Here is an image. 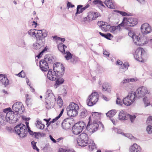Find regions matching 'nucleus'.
<instances>
[{
  "label": "nucleus",
  "instance_id": "e2e57ef3",
  "mask_svg": "<svg viewBox=\"0 0 152 152\" xmlns=\"http://www.w3.org/2000/svg\"><path fill=\"white\" fill-rule=\"evenodd\" d=\"M120 72L123 73L126 70L123 67V66H121L119 69Z\"/></svg>",
  "mask_w": 152,
  "mask_h": 152
},
{
  "label": "nucleus",
  "instance_id": "7c9ffc66",
  "mask_svg": "<svg viewBox=\"0 0 152 152\" xmlns=\"http://www.w3.org/2000/svg\"><path fill=\"white\" fill-rule=\"evenodd\" d=\"M82 140H86V141H88V137L87 134L83 133H81L78 138Z\"/></svg>",
  "mask_w": 152,
  "mask_h": 152
},
{
  "label": "nucleus",
  "instance_id": "79ce46f5",
  "mask_svg": "<svg viewBox=\"0 0 152 152\" xmlns=\"http://www.w3.org/2000/svg\"><path fill=\"white\" fill-rule=\"evenodd\" d=\"M143 101L144 102L145 107H146L150 105L149 101L147 97L144 98H143Z\"/></svg>",
  "mask_w": 152,
  "mask_h": 152
},
{
  "label": "nucleus",
  "instance_id": "dca6fc26",
  "mask_svg": "<svg viewBox=\"0 0 152 152\" xmlns=\"http://www.w3.org/2000/svg\"><path fill=\"white\" fill-rule=\"evenodd\" d=\"M140 28L142 32L144 34H149L152 31L151 26L147 23H145L142 24Z\"/></svg>",
  "mask_w": 152,
  "mask_h": 152
},
{
  "label": "nucleus",
  "instance_id": "aec40b11",
  "mask_svg": "<svg viewBox=\"0 0 152 152\" xmlns=\"http://www.w3.org/2000/svg\"><path fill=\"white\" fill-rule=\"evenodd\" d=\"M9 84V81L6 77L2 74H0V86L4 85L6 87Z\"/></svg>",
  "mask_w": 152,
  "mask_h": 152
},
{
  "label": "nucleus",
  "instance_id": "09e8293b",
  "mask_svg": "<svg viewBox=\"0 0 152 152\" xmlns=\"http://www.w3.org/2000/svg\"><path fill=\"white\" fill-rule=\"evenodd\" d=\"M113 37V36H112L111 34L109 33H108L106 34H105L104 37V38L109 40H110Z\"/></svg>",
  "mask_w": 152,
  "mask_h": 152
},
{
  "label": "nucleus",
  "instance_id": "ea45409f",
  "mask_svg": "<svg viewBox=\"0 0 152 152\" xmlns=\"http://www.w3.org/2000/svg\"><path fill=\"white\" fill-rule=\"evenodd\" d=\"M58 152H75L72 149H64L63 148L59 149Z\"/></svg>",
  "mask_w": 152,
  "mask_h": 152
},
{
  "label": "nucleus",
  "instance_id": "7ed1b4c3",
  "mask_svg": "<svg viewBox=\"0 0 152 152\" xmlns=\"http://www.w3.org/2000/svg\"><path fill=\"white\" fill-rule=\"evenodd\" d=\"M3 112L6 113L5 119L7 122L10 123H15L18 120L17 115H14V111L12 110L10 107L5 108L3 110Z\"/></svg>",
  "mask_w": 152,
  "mask_h": 152
},
{
  "label": "nucleus",
  "instance_id": "c85d7f7f",
  "mask_svg": "<svg viewBox=\"0 0 152 152\" xmlns=\"http://www.w3.org/2000/svg\"><path fill=\"white\" fill-rule=\"evenodd\" d=\"M58 48L59 50L62 53L65 54V50L66 48H67L66 46H65L62 43H60L58 45Z\"/></svg>",
  "mask_w": 152,
  "mask_h": 152
},
{
  "label": "nucleus",
  "instance_id": "69168bd1",
  "mask_svg": "<svg viewBox=\"0 0 152 152\" xmlns=\"http://www.w3.org/2000/svg\"><path fill=\"white\" fill-rule=\"evenodd\" d=\"M104 23V22L102 21L98 22L97 23V25L99 26V27L101 28L102 27V26Z\"/></svg>",
  "mask_w": 152,
  "mask_h": 152
},
{
  "label": "nucleus",
  "instance_id": "37998d69",
  "mask_svg": "<svg viewBox=\"0 0 152 152\" xmlns=\"http://www.w3.org/2000/svg\"><path fill=\"white\" fill-rule=\"evenodd\" d=\"M6 120L4 116L0 115V125H3L5 124Z\"/></svg>",
  "mask_w": 152,
  "mask_h": 152
},
{
  "label": "nucleus",
  "instance_id": "bb28decb",
  "mask_svg": "<svg viewBox=\"0 0 152 152\" xmlns=\"http://www.w3.org/2000/svg\"><path fill=\"white\" fill-rule=\"evenodd\" d=\"M60 77L57 76V78H56V83L54 85V87L55 88H57L61 84H62L64 82V80Z\"/></svg>",
  "mask_w": 152,
  "mask_h": 152
},
{
  "label": "nucleus",
  "instance_id": "393cba45",
  "mask_svg": "<svg viewBox=\"0 0 152 152\" xmlns=\"http://www.w3.org/2000/svg\"><path fill=\"white\" fill-rule=\"evenodd\" d=\"M44 58L45 60V61H47L48 63H53L55 61L54 58L50 55H45L44 57Z\"/></svg>",
  "mask_w": 152,
  "mask_h": 152
},
{
  "label": "nucleus",
  "instance_id": "338daca9",
  "mask_svg": "<svg viewBox=\"0 0 152 152\" xmlns=\"http://www.w3.org/2000/svg\"><path fill=\"white\" fill-rule=\"evenodd\" d=\"M90 6V5H89L88 4L86 5V6L84 7H82V10L83 11V12L87 8H88Z\"/></svg>",
  "mask_w": 152,
  "mask_h": 152
},
{
  "label": "nucleus",
  "instance_id": "473e14b6",
  "mask_svg": "<svg viewBox=\"0 0 152 152\" xmlns=\"http://www.w3.org/2000/svg\"><path fill=\"white\" fill-rule=\"evenodd\" d=\"M116 111L115 110H110L106 113L107 117L109 118L113 117L115 114Z\"/></svg>",
  "mask_w": 152,
  "mask_h": 152
},
{
  "label": "nucleus",
  "instance_id": "e433bc0d",
  "mask_svg": "<svg viewBox=\"0 0 152 152\" xmlns=\"http://www.w3.org/2000/svg\"><path fill=\"white\" fill-rule=\"evenodd\" d=\"M83 7V6L82 5H79L77 6L76 12L75 13L76 16L83 12L82 9V7Z\"/></svg>",
  "mask_w": 152,
  "mask_h": 152
},
{
  "label": "nucleus",
  "instance_id": "5fc2aeb1",
  "mask_svg": "<svg viewBox=\"0 0 152 152\" xmlns=\"http://www.w3.org/2000/svg\"><path fill=\"white\" fill-rule=\"evenodd\" d=\"M126 137H127L128 138L130 139L135 140H136V138L134 137L131 134H127Z\"/></svg>",
  "mask_w": 152,
  "mask_h": 152
},
{
  "label": "nucleus",
  "instance_id": "9b49d317",
  "mask_svg": "<svg viewBox=\"0 0 152 152\" xmlns=\"http://www.w3.org/2000/svg\"><path fill=\"white\" fill-rule=\"evenodd\" d=\"M145 53L144 50L141 48H138L135 51L134 54V58L137 61L143 62L144 60L143 59V56Z\"/></svg>",
  "mask_w": 152,
  "mask_h": 152
},
{
  "label": "nucleus",
  "instance_id": "c03bdc74",
  "mask_svg": "<svg viewBox=\"0 0 152 152\" xmlns=\"http://www.w3.org/2000/svg\"><path fill=\"white\" fill-rule=\"evenodd\" d=\"M19 46L23 48H25V49H27V48L26 45V43L23 39L21 40V42Z\"/></svg>",
  "mask_w": 152,
  "mask_h": 152
},
{
  "label": "nucleus",
  "instance_id": "f3484780",
  "mask_svg": "<svg viewBox=\"0 0 152 152\" xmlns=\"http://www.w3.org/2000/svg\"><path fill=\"white\" fill-rule=\"evenodd\" d=\"M71 118H67L64 119L61 123L62 128L66 130L69 129L71 125Z\"/></svg>",
  "mask_w": 152,
  "mask_h": 152
},
{
  "label": "nucleus",
  "instance_id": "052dcab7",
  "mask_svg": "<svg viewBox=\"0 0 152 152\" xmlns=\"http://www.w3.org/2000/svg\"><path fill=\"white\" fill-rule=\"evenodd\" d=\"M67 7L68 9L69 8H72L75 7L74 5L72 4L71 3L68 2L67 4Z\"/></svg>",
  "mask_w": 152,
  "mask_h": 152
},
{
  "label": "nucleus",
  "instance_id": "6ab92c4d",
  "mask_svg": "<svg viewBox=\"0 0 152 152\" xmlns=\"http://www.w3.org/2000/svg\"><path fill=\"white\" fill-rule=\"evenodd\" d=\"M45 60H42L39 61V66L41 70L44 71H46L49 69L48 63Z\"/></svg>",
  "mask_w": 152,
  "mask_h": 152
},
{
  "label": "nucleus",
  "instance_id": "f257e3e1",
  "mask_svg": "<svg viewBox=\"0 0 152 152\" xmlns=\"http://www.w3.org/2000/svg\"><path fill=\"white\" fill-rule=\"evenodd\" d=\"M64 72V67L60 63H56L53 65V70L50 69L47 74L48 78L52 81H55L57 76L62 77Z\"/></svg>",
  "mask_w": 152,
  "mask_h": 152
},
{
  "label": "nucleus",
  "instance_id": "58836bf2",
  "mask_svg": "<svg viewBox=\"0 0 152 152\" xmlns=\"http://www.w3.org/2000/svg\"><path fill=\"white\" fill-rule=\"evenodd\" d=\"M112 26H111L110 25H107L105 24L104 23L102 26V27L101 28V29L103 31H106L107 30H108V28H109L110 30V31L111 32L110 28L112 27Z\"/></svg>",
  "mask_w": 152,
  "mask_h": 152
},
{
  "label": "nucleus",
  "instance_id": "5701e85b",
  "mask_svg": "<svg viewBox=\"0 0 152 152\" xmlns=\"http://www.w3.org/2000/svg\"><path fill=\"white\" fill-rule=\"evenodd\" d=\"M46 97L45 98L46 99H48L50 102L52 99L54 98V96L52 92V91L50 89H48L46 93Z\"/></svg>",
  "mask_w": 152,
  "mask_h": 152
},
{
  "label": "nucleus",
  "instance_id": "9d476101",
  "mask_svg": "<svg viewBox=\"0 0 152 152\" xmlns=\"http://www.w3.org/2000/svg\"><path fill=\"white\" fill-rule=\"evenodd\" d=\"M133 92L129 94L126 97L124 98L123 100L124 104L126 106L131 105L136 99V96L133 94Z\"/></svg>",
  "mask_w": 152,
  "mask_h": 152
},
{
  "label": "nucleus",
  "instance_id": "bf43d9fd",
  "mask_svg": "<svg viewBox=\"0 0 152 152\" xmlns=\"http://www.w3.org/2000/svg\"><path fill=\"white\" fill-rule=\"evenodd\" d=\"M116 104L119 105H121L122 104L121 100L118 98H117V99L116 101Z\"/></svg>",
  "mask_w": 152,
  "mask_h": 152
},
{
  "label": "nucleus",
  "instance_id": "cd10ccee",
  "mask_svg": "<svg viewBox=\"0 0 152 152\" xmlns=\"http://www.w3.org/2000/svg\"><path fill=\"white\" fill-rule=\"evenodd\" d=\"M88 142V141H86L85 140H84L78 138L77 143L78 145L80 146H85L87 145Z\"/></svg>",
  "mask_w": 152,
  "mask_h": 152
},
{
  "label": "nucleus",
  "instance_id": "1a4fd4ad",
  "mask_svg": "<svg viewBox=\"0 0 152 152\" xmlns=\"http://www.w3.org/2000/svg\"><path fill=\"white\" fill-rule=\"evenodd\" d=\"M99 95L97 92H94L89 95L87 100V103L88 106H91L95 104L98 101Z\"/></svg>",
  "mask_w": 152,
  "mask_h": 152
},
{
  "label": "nucleus",
  "instance_id": "39448f33",
  "mask_svg": "<svg viewBox=\"0 0 152 152\" xmlns=\"http://www.w3.org/2000/svg\"><path fill=\"white\" fill-rule=\"evenodd\" d=\"M78 105L74 102L71 103L66 108L67 115L70 117H74L76 116L79 110Z\"/></svg>",
  "mask_w": 152,
  "mask_h": 152
},
{
  "label": "nucleus",
  "instance_id": "b1692460",
  "mask_svg": "<svg viewBox=\"0 0 152 152\" xmlns=\"http://www.w3.org/2000/svg\"><path fill=\"white\" fill-rule=\"evenodd\" d=\"M104 3L109 8L112 9H115V6L114 3L111 0H106Z\"/></svg>",
  "mask_w": 152,
  "mask_h": 152
},
{
  "label": "nucleus",
  "instance_id": "2f4dec72",
  "mask_svg": "<svg viewBox=\"0 0 152 152\" xmlns=\"http://www.w3.org/2000/svg\"><path fill=\"white\" fill-rule=\"evenodd\" d=\"M88 115L87 110L85 109H83L80 110V116L81 118L86 117Z\"/></svg>",
  "mask_w": 152,
  "mask_h": 152
},
{
  "label": "nucleus",
  "instance_id": "864d4df0",
  "mask_svg": "<svg viewBox=\"0 0 152 152\" xmlns=\"http://www.w3.org/2000/svg\"><path fill=\"white\" fill-rule=\"evenodd\" d=\"M129 79H125L124 80H123L122 82H121V84H124L126 83H129V82H130L129 80Z\"/></svg>",
  "mask_w": 152,
  "mask_h": 152
},
{
  "label": "nucleus",
  "instance_id": "72a5a7b5",
  "mask_svg": "<svg viewBox=\"0 0 152 152\" xmlns=\"http://www.w3.org/2000/svg\"><path fill=\"white\" fill-rule=\"evenodd\" d=\"M80 61L79 58L75 56H73L71 58L69 62L71 63L75 64Z\"/></svg>",
  "mask_w": 152,
  "mask_h": 152
},
{
  "label": "nucleus",
  "instance_id": "c9c22d12",
  "mask_svg": "<svg viewBox=\"0 0 152 152\" xmlns=\"http://www.w3.org/2000/svg\"><path fill=\"white\" fill-rule=\"evenodd\" d=\"M109 87V83L107 82H105L103 84L102 90L104 91H110V88H108Z\"/></svg>",
  "mask_w": 152,
  "mask_h": 152
},
{
  "label": "nucleus",
  "instance_id": "a878e982",
  "mask_svg": "<svg viewBox=\"0 0 152 152\" xmlns=\"http://www.w3.org/2000/svg\"><path fill=\"white\" fill-rule=\"evenodd\" d=\"M100 114L98 112H95L92 113V115L90 116L89 117H91V121H93L94 120L95 121L96 120H97L100 118Z\"/></svg>",
  "mask_w": 152,
  "mask_h": 152
},
{
  "label": "nucleus",
  "instance_id": "c756f323",
  "mask_svg": "<svg viewBox=\"0 0 152 152\" xmlns=\"http://www.w3.org/2000/svg\"><path fill=\"white\" fill-rule=\"evenodd\" d=\"M88 147L90 151H92L93 149L96 148L95 144L92 140H90L89 141Z\"/></svg>",
  "mask_w": 152,
  "mask_h": 152
},
{
  "label": "nucleus",
  "instance_id": "13d9d810",
  "mask_svg": "<svg viewBox=\"0 0 152 152\" xmlns=\"http://www.w3.org/2000/svg\"><path fill=\"white\" fill-rule=\"evenodd\" d=\"M45 107L48 109H49L51 108V104L50 102H48L47 101L45 102Z\"/></svg>",
  "mask_w": 152,
  "mask_h": 152
},
{
  "label": "nucleus",
  "instance_id": "4d7b16f0",
  "mask_svg": "<svg viewBox=\"0 0 152 152\" xmlns=\"http://www.w3.org/2000/svg\"><path fill=\"white\" fill-rule=\"evenodd\" d=\"M18 76L21 77H24L25 76V75L24 72H23V71H21L18 74Z\"/></svg>",
  "mask_w": 152,
  "mask_h": 152
},
{
  "label": "nucleus",
  "instance_id": "a211bd4d",
  "mask_svg": "<svg viewBox=\"0 0 152 152\" xmlns=\"http://www.w3.org/2000/svg\"><path fill=\"white\" fill-rule=\"evenodd\" d=\"M126 25L127 26L133 27L136 25L137 23V19L133 17L127 18Z\"/></svg>",
  "mask_w": 152,
  "mask_h": 152
},
{
  "label": "nucleus",
  "instance_id": "6e6d98bb",
  "mask_svg": "<svg viewBox=\"0 0 152 152\" xmlns=\"http://www.w3.org/2000/svg\"><path fill=\"white\" fill-rule=\"evenodd\" d=\"M129 66V64L128 63L125 62L123 64V65L121 66H123V67L125 69L127 70L128 69V67Z\"/></svg>",
  "mask_w": 152,
  "mask_h": 152
},
{
  "label": "nucleus",
  "instance_id": "0e129e2a",
  "mask_svg": "<svg viewBox=\"0 0 152 152\" xmlns=\"http://www.w3.org/2000/svg\"><path fill=\"white\" fill-rule=\"evenodd\" d=\"M103 54L105 55L106 56L108 57L109 56L110 53H109L106 50H104L103 51Z\"/></svg>",
  "mask_w": 152,
  "mask_h": 152
},
{
  "label": "nucleus",
  "instance_id": "0eeeda50",
  "mask_svg": "<svg viewBox=\"0 0 152 152\" xmlns=\"http://www.w3.org/2000/svg\"><path fill=\"white\" fill-rule=\"evenodd\" d=\"M91 117H89V121L87 126L86 125V128L89 134H92L98 130L99 127V124L96 121L93 120V122L91 121Z\"/></svg>",
  "mask_w": 152,
  "mask_h": 152
},
{
  "label": "nucleus",
  "instance_id": "4c0bfd02",
  "mask_svg": "<svg viewBox=\"0 0 152 152\" xmlns=\"http://www.w3.org/2000/svg\"><path fill=\"white\" fill-rule=\"evenodd\" d=\"M65 53L66 55L64 57L66 60L69 61L73 56L69 51H66Z\"/></svg>",
  "mask_w": 152,
  "mask_h": 152
},
{
  "label": "nucleus",
  "instance_id": "a18cd8bd",
  "mask_svg": "<svg viewBox=\"0 0 152 152\" xmlns=\"http://www.w3.org/2000/svg\"><path fill=\"white\" fill-rule=\"evenodd\" d=\"M146 124L148 125H152V116L148 117L146 121Z\"/></svg>",
  "mask_w": 152,
  "mask_h": 152
},
{
  "label": "nucleus",
  "instance_id": "f03ea898",
  "mask_svg": "<svg viewBox=\"0 0 152 152\" xmlns=\"http://www.w3.org/2000/svg\"><path fill=\"white\" fill-rule=\"evenodd\" d=\"M28 33L32 37H36L37 44L41 46L44 44V39L47 36L48 32L44 29L38 30L31 29L28 31Z\"/></svg>",
  "mask_w": 152,
  "mask_h": 152
},
{
  "label": "nucleus",
  "instance_id": "4be33fe9",
  "mask_svg": "<svg viewBox=\"0 0 152 152\" xmlns=\"http://www.w3.org/2000/svg\"><path fill=\"white\" fill-rule=\"evenodd\" d=\"M129 114L123 110L121 111L118 115L119 119L121 120H126L128 119V116Z\"/></svg>",
  "mask_w": 152,
  "mask_h": 152
},
{
  "label": "nucleus",
  "instance_id": "4468645a",
  "mask_svg": "<svg viewBox=\"0 0 152 152\" xmlns=\"http://www.w3.org/2000/svg\"><path fill=\"white\" fill-rule=\"evenodd\" d=\"M148 92L147 88L144 86H142L138 88L135 92H134L133 94L136 96V98L142 97Z\"/></svg>",
  "mask_w": 152,
  "mask_h": 152
},
{
  "label": "nucleus",
  "instance_id": "20e7f679",
  "mask_svg": "<svg viewBox=\"0 0 152 152\" xmlns=\"http://www.w3.org/2000/svg\"><path fill=\"white\" fill-rule=\"evenodd\" d=\"M15 133L21 138L26 137L28 133L26 126L23 124H20L17 125L14 127Z\"/></svg>",
  "mask_w": 152,
  "mask_h": 152
},
{
  "label": "nucleus",
  "instance_id": "ddd939ff",
  "mask_svg": "<svg viewBox=\"0 0 152 152\" xmlns=\"http://www.w3.org/2000/svg\"><path fill=\"white\" fill-rule=\"evenodd\" d=\"M127 20L126 18H124L122 23L116 26H112L110 28L111 32L114 34H117L120 32L121 30V26H126Z\"/></svg>",
  "mask_w": 152,
  "mask_h": 152
},
{
  "label": "nucleus",
  "instance_id": "de8ad7c7",
  "mask_svg": "<svg viewBox=\"0 0 152 152\" xmlns=\"http://www.w3.org/2000/svg\"><path fill=\"white\" fill-rule=\"evenodd\" d=\"M114 11L116 12H117L119 13L123 16H126L127 15V13L125 12H123L117 10H115Z\"/></svg>",
  "mask_w": 152,
  "mask_h": 152
},
{
  "label": "nucleus",
  "instance_id": "3c124183",
  "mask_svg": "<svg viewBox=\"0 0 152 152\" xmlns=\"http://www.w3.org/2000/svg\"><path fill=\"white\" fill-rule=\"evenodd\" d=\"M102 3V1L100 0H95L93 1V3L95 4H99L100 5Z\"/></svg>",
  "mask_w": 152,
  "mask_h": 152
},
{
  "label": "nucleus",
  "instance_id": "49530a36",
  "mask_svg": "<svg viewBox=\"0 0 152 152\" xmlns=\"http://www.w3.org/2000/svg\"><path fill=\"white\" fill-rule=\"evenodd\" d=\"M146 131L148 134H151L152 132V126L148 125L146 128Z\"/></svg>",
  "mask_w": 152,
  "mask_h": 152
},
{
  "label": "nucleus",
  "instance_id": "680f3d73",
  "mask_svg": "<svg viewBox=\"0 0 152 152\" xmlns=\"http://www.w3.org/2000/svg\"><path fill=\"white\" fill-rule=\"evenodd\" d=\"M45 127V125L44 124H42L40 125H37V127L40 129H44Z\"/></svg>",
  "mask_w": 152,
  "mask_h": 152
},
{
  "label": "nucleus",
  "instance_id": "774afa93",
  "mask_svg": "<svg viewBox=\"0 0 152 152\" xmlns=\"http://www.w3.org/2000/svg\"><path fill=\"white\" fill-rule=\"evenodd\" d=\"M50 138V140L56 143V141L54 139L53 137L51 135H49Z\"/></svg>",
  "mask_w": 152,
  "mask_h": 152
},
{
  "label": "nucleus",
  "instance_id": "8fccbe9b",
  "mask_svg": "<svg viewBox=\"0 0 152 152\" xmlns=\"http://www.w3.org/2000/svg\"><path fill=\"white\" fill-rule=\"evenodd\" d=\"M136 118V116L135 115H132L129 114V116H128V118H129L130 120L132 123L134 122Z\"/></svg>",
  "mask_w": 152,
  "mask_h": 152
},
{
  "label": "nucleus",
  "instance_id": "603ef678",
  "mask_svg": "<svg viewBox=\"0 0 152 152\" xmlns=\"http://www.w3.org/2000/svg\"><path fill=\"white\" fill-rule=\"evenodd\" d=\"M102 3V1L100 0H95L93 1V3L95 4H99L100 5Z\"/></svg>",
  "mask_w": 152,
  "mask_h": 152
},
{
  "label": "nucleus",
  "instance_id": "f704fd0d",
  "mask_svg": "<svg viewBox=\"0 0 152 152\" xmlns=\"http://www.w3.org/2000/svg\"><path fill=\"white\" fill-rule=\"evenodd\" d=\"M28 133L31 136L34 135V137L37 139H38L40 137V135L39 134V132H33L31 130L29 129Z\"/></svg>",
  "mask_w": 152,
  "mask_h": 152
},
{
  "label": "nucleus",
  "instance_id": "f8f14e48",
  "mask_svg": "<svg viewBox=\"0 0 152 152\" xmlns=\"http://www.w3.org/2000/svg\"><path fill=\"white\" fill-rule=\"evenodd\" d=\"M12 108L14 111L17 114H22L24 110V107L22 103L17 102L15 103L12 106Z\"/></svg>",
  "mask_w": 152,
  "mask_h": 152
},
{
  "label": "nucleus",
  "instance_id": "412c9836",
  "mask_svg": "<svg viewBox=\"0 0 152 152\" xmlns=\"http://www.w3.org/2000/svg\"><path fill=\"white\" fill-rule=\"evenodd\" d=\"M129 150L130 152H140L141 148L140 146L134 143L130 147Z\"/></svg>",
  "mask_w": 152,
  "mask_h": 152
},
{
  "label": "nucleus",
  "instance_id": "2eb2a0df",
  "mask_svg": "<svg viewBox=\"0 0 152 152\" xmlns=\"http://www.w3.org/2000/svg\"><path fill=\"white\" fill-rule=\"evenodd\" d=\"M100 15V14L98 12H90L88 13L87 16L84 19L89 22L92 20H95Z\"/></svg>",
  "mask_w": 152,
  "mask_h": 152
},
{
  "label": "nucleus",
  "instance_id": "423d86ee",
  "mask_svg": "<svg viewBox=\"0 0 152 152\" xmlns=\"http://www.w3.org/2000/svg\"><path fill=\"white\" fill-rule=\"evenodd\" d=\"M128 35L132 38L134 43L137 45L142 46L148 43V41L144 40V39H146V38H142L140 36L136 35L132 31H129Z\"/></svg>",
  "mask_w": 152,
  "mask_h": 152
},
{
  "label": "nucleus",
  "instance_id": "a19ab883",
  "mask_svg": "<svg viewBox=\"0 0 152 152\" xmlns=\"http://www.w3.org/2000/svg\"><path fill=\"white\" fill-rule=\"evenodd\" d=\"M36 143L37 142H35L34 141H33L31 142V144L32 145V146L33 148L34 149L36 150L38 152H39V149L37 147L36 145Z\"/></svg>",
  "mask_w": 152,
  "mask_h": 152
},
{
  "label": "nucleus",
  "instance_id": "6e6552de",
  "mask_svg": "<svg viewBox=\"0 0 152 152\" xmlns=\"http://www.w3.org/2000/svg\"><path fill=\"white\" fill-rule=\"evenodd\" d=\"M86 127V124L83 121H79L76 123L72 127V131L75 135L80 134Z\"/></svg>",
  "mask_w": 152,
  "mask_h": 152
}]
</instances>
